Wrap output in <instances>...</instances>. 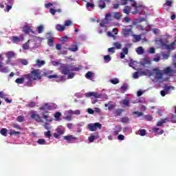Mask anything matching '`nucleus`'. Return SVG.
Segmentation results:
<instances>
[{
  "label": "nucleus",
  "instance_id": "obj_1",
  "mask_svg": "<svg viewBox=\"0 0 176 176\" xmlns=\"http://www.w3.org/2000/svg\"><path fill=\"white\" fill-rule=\"evenodd\" d=\"M37 79H41V73L39 69H34L30 74L24 75L21 78L16 79L15 82L19 85H23L25 82V86L31 87L32 86V82Z\"/></svg>",
  "mask_w": 176,
  "mask_h": 176
},
{
  "label": "nucleus",
  "instance_id": "obj_2",
  "mask_svg": "<svg viewBox=\"0 0 176 176\" xmlns=\"http://www.w3.org/2000/svg\"><path fill=\"white\" fill-rule=\"evenodd\" d=\"M146 73H145V75L146 76L155 77L153 80V82H159L160 83H162L163 82H167V80H168V77H164V75L163 74V71L159 69L158 68L153 69L152 72L146 69Z\"/></svg>",
  "mask_w": 176,
  "mask_h": 176
},
{
  "label": "nucleus",
  "instance_id": "obj_3",
  "mask_svg": "<svg viewBox=\"0 0 176 176\" xmlns=\"http://www.w3.org/2000/svg\"><path fill=\"white\" fill-rule=\"evenodd\" d=\"M59 69L63 75H67V79H73L75 74L72 71H80L82 69V67H76L71 66V65H60Z\"/></svg>",
  "mask_w": 176,
  "mask_h": 176
},
{
  "label": "nucleus",
  "instance_id": "obj_4",
  "mask_svg": "<svg viewBox=\"0 0 176 176\" xmlns=\"http://www.w3.org/2000/svg\"><path fill=\"white\" fill-rule=\"evenodd\" d=\"M132 1L131 6L134 8V11H132L131 13L133 14H141V13L144 12V6L137 4V3L135 1Z\"/></svg>",
  "mask_w": 176,
  "mask_h": 176
},
{
  "label": "nucleus",
  "instance_id": "obj_5",
  "mask_svg": "<svg viewBox=\"0 0 176 176\" xmlns=\"http://www.w3.org/2000/svg\"><path fill=\"white\" fill-rule=\"evenodd\" d=\"M80 110H76V111H72V110H68L65 111L64 112V119L66 120L71 121L72 120V115H80Z\"/></svg>",
  "mask_w": 176,
  "mask_h": 176
},
{
  "label": "nucleus",
  "instance_id": "obj_6",
  "mask_svg": "<svg viewBox=\"0 0 176 176\" xmlns=\"http://www.w3.org/2000/svg\"><path fill=\"white\" fill-rule=\"evenodd\" d=\"M86 97H94L95 98H102L108 100V96L105 94H98L97 92H88L85 94Z\"/></svg>",
  "mask_w": 176,
  "mask_h": 176
},
{
  "label": "nucleus",
  "instance_id": "obj_7",
  "mask_svg": "<svg viewBox=\"0 0 176 176\" xmlns=\"http://www.w3.org/2000/svg\"><path fill=\"white\" fill-rule=\"evenodd\" d=\"M41 41H42L41 37L32 36V38L28 40V42L23 44V49L24 50H28V49H30V43H31V42H39V43H41Z\"/></svg>",
  "mask_w": 176,
  "mask_h": 176
},
{
  "label": "nucleus",
  "instance_id": "obj_8",
  "mask_svg": "<svg viewBox=\"0 0 176 176\" xmlns=\"http://www.w3.org/2000/svg\"><path fill=\"white\" fill-rule=\"evenodd\" d=\"M40 109H41L42 111H45V109H48V111L57 109V104L54 103H45L43 106L40 107Z\"/></svg>",
  "mask_w": 176,
  "mask_h": 176
},
{
  "label": "nucleus",
  "instance_id": "obj_9",
  "mask_svg": "<svg viewBox=\"0 0 176 176\" xmlns=\"http://www.w3.org/2000/svg\"><path fill=\"white\" fill-rule=\"evenodd\" d=\"M102 126V125L101 124L96 122L94 124H89L87 125V129H89L90 131H96L97 129H101Z\"/></svg>",
  "mask_w": 176,
  "mask_h": 176
},
{
  "label": "nucleus",
  "instance_id": "obj_10",
  "mask_svg": "<svg viewBox=\"0 0 176 176\" xmlns=\"http://www.w3.org/2000/svg\"><path fill=\"white\" fill-rule=\"evenodd\" d=\"M30 118H32V119H34V120H36V122H38V123H43V120H42L41 116L36 113V111H32L30 113Z\"/></svg>",
  "mask_w": 176,
  "mask_h": 176
},
{
  "label": "nucleus",
  "instance_id": "obj_11",
  "mask_svg": "<svg viewBox=\"0 0 176 176\" xmlns=\"http://www.w3.org/2000/svg\"><path fill=\"white\" fill-rule=\"evenodd\" d=\"M122 35L124 38H129L130 35H133V31L131 29H122Z\"/></svg>",
  "mask_w": 176,
  "mask_h": 176
},
{
  "label": "nucleus",
  "instance_id": "obj_12",
  "mask_svg": "<svg viewBox=\"0 0 176 176\" xmlns=\"http://www.w3.org/2000/svg\"><path fill=\"white\" fill-rule=\"evenodd\" d=\"M170 90H174V87H171V86L165 87L164 90H162L160 92L162 97H164L166 94H168V91H170Z\"/></svg>",
  "mask_w": 176,
  "mask_h": 176
},
{
  "label": "nucleus",
  "instance_id": "obj_13",
  "mask_svg": "<svg viewBox=\"0 0 176 176\" xmlns=\"http://www.w3.org/2000/svg\"><path fill=\"white\" fill-rule=\"evenodd\" d=\"M22 41H24V35L23 34H21L19 36H12V41L14 43H19V42H22Z\"/></svg>",
  "mask_w": 176,
  "mask_h": 176
},
{
  "label": "nucleus",
  "instance_id": "obj_14",
  "mask_svg": "<svg viewBox=\"0 0 176 176\" xmlns=\"http://www.w3.org/2000/svg\"><path fill=\"white\" fill-rule=\"evenodd\" d=\"M146 70H145L144 72H136L133 74V79H138V78H140V76H142V75H146L145 74H146Z\"/></svg>",
  "mask_w": 176,
  "mask_h": 176
},
{
  "label": "nucleus",
  "instance_id": "obj_15",
  "mask_svg": "<svg viewBox=\"0 0 176 176\" xmlns=\"http://www.w3.org/2000/svg\"><path fill=\"white\" fill-rule=\"evenodd\" d=\"M104 107L106 108L108 107L109 111H112V109H113L116 107V104L113 101H110L108 103H106L104 104Z\"/></svg>",
  "mask_w": 176,
  "mask_h": 176
},
{
  "label": "nucleus",
  "instance_id": "obj_16",
  "mask_svg": "<svg viewBox=\"0 0 176 176\" xmlns=\"http://www.w3.org/2000/svg\"><path fill=\"white\" fill-rule=\"evenodd\" d=\"M109 18H111V14H107L105 16V19L102 21L100 24V27H107L105 24H108V20Z\"/></svg>",
  "mask_w": 176,
  "mask_h": 176
},
{
  "label": "nucleus",
  "instance_id": "obj_17",
  "mask_svg": "<svg viewBox=\"0 0 176 176\" xmlns=\"http://www.w3.org/2000/svg\"><path fill=\"white\" fill-rule=\"evenodd\" d=\"M164 72V75H168V76H173V69H171V67H168L165 68L162 73Z\"/></svg>",
  "mask_w": 176,
  "mask_h": 176
},
{
  "label": "nucleus",
  "instance_id": "obj_18",
  "mask_svg": "<svg viewBox=\"0 0 176 176\" xmlns=\"http://www.w3.org/2000/svg\"><path fill=\"white\" fill-rule=\"evenodd\" d=\"M56 131L58 134L63 135L65 133V129L63 126H59L56 128Z\"/></svg>",
  "mask_w": 176,
  "mask_h": 176
},
{
  "label": "nucleus",
  "instance_id": "obj_19",
  "mask_svg": "<svg viewBox=\"0 0 176 176\" xmlns=\"http://www.w3.org/2000/svg\"><path fill=\"white\" fill-rule=\"evenodd\" d=\"M48 78H49V79H52L53 78H55L56 79H59V80H61V81L65 80V76H58L54 74V75L49 76Z\"/></svg>",
  "mask_w": 176,
  "mask_h": 176
},
{
  "label": "nucleus",
  "instance_id": "obj_20",
  "mask_svg": "<svg viewBox=\"0 0 176 176\" xmlns=\"http://www.w3.org/2000/svg\"><path fill=\"white\" fill-rule=\"evenodd\" d=\"M166 49L168 50H174L176 49V41L173 42L170 45H166Z\"/></svg>",
  "mask_w": 176,
  "mask_h": 176
},
{
  "label": "nucleus",
  "instance_id": "obj_21",
  "mask_svg": "<svg viewBox=\"0 0 176 176\" xmlns=\"http://www.w3.org/2000/svg\"><path fill=\"white\" fill-rule=\"evenodd\" d=\"M23 32L25 34H30V32H32V34H35V32L31 30V28L28 25H25L23 27Z\"/></svg>",
  "mask_w": 176,
  "mask_h": 176
},
{
  "label": "nucleus",
  "instance_id": "obj_22",
  "mask_svg": "<svg viewBox=\"0 0 176 176\" xmlns=\"http://www.w3.org/2000/svg\"><path fill=\"white\" fill-rule=\"evenodd\" d=\"M43 119H45V120H46V122H49L53 121V118H52V117H50V115L45 114V113H43Z\"/></svg>",
  "mask_w": 176,
  "mask_h": 176
},
{
  "label": "nucleus",
  "instance_id": "obj_23",
  "mask_svg": "<svg viewBox=\"0 0 176 176\" xmlns=\"http://www.w3.org/2000/svg\"><path fill=\"white\" fill-rule=\"evenodd\" d=\"M129 48L124 47L122 49V52L120 53V58H124L125 54H128Z\"/></svg>",
  "mask_w": 176,
  "mask_h": 176
},
{
  "label": "nucleus",
  "instance_id": "obj_24",
  "mask_svg": "<svg viewBox=\"0 0 176 176\" xmlns=\"http://www.w3.org/2000/svg\"><path fill=\"white\" fill-rule=\"evenodd\" d=\"M64 140H66V141L71 142V141H75V140H77V138L74 137V135H69L67 136H64Z\"/></svg>",
  "mask_w": 176,
  "mask_h": 176
},
{
  "label": "nucleus",
  "instance_id": "obj_25",
  "mask_svg": "<svg viewBox=\"0 0 176 176\" xmlns=\"http://www.w3.org/2000/svg\"><path fill=\"white\" fill-rule=\"evenodd\" d=\"M97 138H98V134L94 133V134H92L91 136H89L88 140L89 142H94V140H97Z\"/></svg>",
  "mask_w": 176,
  "mask_h": 176
},
{
  "label": "nucleus",
  "instance_id": "obj_26",
  "mask_svg": "<svg viewBox=\"0 0 176 176\" xmlns=\"http://www.w3.org/2000/svg\"><path fill=\"white\" fill-rule=\"evenodd\" d=\"M141 65H143V67H145V65H149L151 64V60L148 58H145L143 61L140 62Z\"/></svg>",
  "mask_w": 176,
  "mask_h": 176
},
{
  "label": "nucleus",
  "instance_id": "obj_27",
  "mask_svg": "<svg viewBox=\"0 0 176 176\" xmlns=\"http://www.w3.org/2000/svg\"><path fill=\"white\" fill-rule=\"evenodd\" d=\"M6 56L8 58V60H10V58H13V57H14L15 54L14 52L9 51L6 52Z\"/></svg>",
  "mask_w": 176,
  "mask_h": 176
},
{
  "label": "nucleus",
  "instance_id": "obj_28",
  "mask_svg": "<svg viewBox=\"0 0 176 176\" xmlns=\"http://www.w3.org/2000/svg\"><path fill=\"white\" fill-rule=\"evenodd\" d=\"M56 30L59 32L65 31V26L60 24L56 25Z\"/></svg>",
  "mask_w": 176,
  "mask_h": 176
},
{
  "label": "nucleus",
  "instance_id": "obj_29",
  "mask_svg": "<svg viewBox=\"0 0 176 176\" xmlns=\"http://www.w3.org/2000/svg\"><path fill=\"white\" fill-rule=\"evenodd\" d=\"M37 144H38V145H49V144H50V142H46V140H45L43 139H38L37 140Z\"/></svg>",
  "mask_w": 176,
  "mask_h": 176
},
{
  "label": "nucleus",
  "instance_id": "obj_30",
  "mask_svg": "<svg viewBox=\"0 0 176 176\" xmlns=\"http://www.w3.org/2000/svg\"><path fill=\"white\" fill-rule=\"evenodd\" d=\"M173 0H166V3L164 4V9H167L166 7L169 6L171 8L173 6Z\"/></svg>",
  "mask_w": 176,
  "mask_h": 176
},
{
  "label": "nucleus",
  "instance_id": "obj_31",
  "mask_svg": "<svg viewBox=\"0 0 176 176\" xmlns=\"http://www.w3.org/2000/svg\"><path fill=\"white\" fill-rule=\"evenodd\" d=\"M70 52H78V48L76 44H72L71 47L68 48Z\"/></svg>",
  "mask_w": 176,
  "mask_h": 176
},
{
  "label": "nucleus",
  "instance_id": "obj_32",
  "mask_svg": "<svg viewBox=\"0 0 176 176\" xmlns=\"http://www.w3.org/2000/svg\"><path fill=\"white\" fill-rule=\"evenodd\" d=\"M155 43L160 46H164V41L162 38H158L155 40Z\"/></svg>",
  "mask_w": 176,
  "mask_h": 176
},
{
  "label": "nucleus",
  "instance_id": "obj_33",
  "mask_svg": "<svg viewBox=\"0 0 176 176\" xmlns=\"http://www.w3.org/2000/svg\"><path fill=\"white\" fill-rule=\"evenodd\" d=\"M122 131V126L120 125L116 126V128L114 129V134L115 135H118Z\"/></svg>",
  "mask_w": 176,
  "mask_h": 176
},
{
  "label": "nucleus",
  "instance_id": "obj_34",
  "mask_svg": "<svg viewBox=\"0 0 176 176\" xmlns=\"http://www.w3.org/2000/svg\"><path fill=\"white\" fill-rule=\"evenodd\" d=\"M9 67H0V72H3V74H8L9 72Z\"/></svg>",
  "mask_w": 176,
  "mask_h": 176
},
{
  "label": "nucleus",
  "instance_id": "obj_35",
  "mask_svg": "<svg viewBox=\"0 0 176 176\" xmlns=\"http://www.w3.org/2000/svg\"><path fill=\"white\" fill-rule=\"evenodd\" d=\"M98 6L100 9H104L106 6L105 1L104 0H99Z\"/></svg>",
  "mask_w": 176,
  "mask_h": 176
},
{
  "label": "nucleus",
  "instance_id": "obj_36",
  "mask_svg": "<svg viewBox=\"0 0 176 176\" xmlns=\"http://www.w3.org/2000/svg\"><path fill=\"white\" fill-rule=\"evenodd\" d=\"M45 64H46V62H45V60H41L39 59L36 60V65L38 67H42V65H45Z\"/></svg>",
  "mask_w": 176,
  "mask_h": 176
},
{
  "label": "nucleus",
  "instance_id": "obj_37",
  "mask_svg": "<svg viewBox=\"0 0 176 176\" xmlns=\"http://www.w3.org/2000/svg\"><path fill=\"white\" fill-rule=\"evenodd\" d=\"M122 104L125 107H129V104H130V99H129V98H126L122 100Z\"/></svg>",
  "mask_w": 176,
  "mask_h": 176
},
{
  "label": "nucleus",
  "instance_id": "obj_38",
  "mask_svg": "<svg viewBox=\"0 0 176 176\" xmlns=\"http://www.w3.org/2000/svg\"><path fill=\"white\" fill-rule=\"evenodd\" d=\"M123 12L126 14H129V13H130V12H131V7H130V6H125L124 9L123 10Z\"/></svg>",
  "mask_w": 176,
  "mask_h": 176
},
{
  "label": "nucleus",
  "instance_id": "obj_39",
  "mask_svg": "<svg viewBox=\"0 0 176 176\" xmlns=\"http://www.w3.org/2000/svg\"><path fill=\"white\" fill-rule=\"evenodd\" d=\"M166 122H167V118H165L164 120H161L157 122V126H163V124H164V123H166Z\"/></svg>",
  "mask_w": 176,
  "mask_h": 176
},
{
  "label": "nucleus",
  "instance_id": "obj_40",
  "mask_svg": "<svg viewBox=\"0 0 176 176\" xmlns=\"http://www.w3.org/2000/svg\"><path fill=\"white\" fill-rule=\"evenodd\" d=\"M123 112V109H118L115 110L114 113L115 116H120L122 115V113Z\"/></svg>",
  "mask_w": 176,
  "mask_h": 176
},
{
  "label": "nucleus",
  "instance_id": "obj_41",
  "mask_svg": "<svg viewBox=\"0 0 176 176\" xmlns=\"http://www.w3.org/2000/svg\"><path fill=\"white\" fill-rule=\"evenodd\" d=\"M138 54H144V48L142 47H138L136 50Z\"/></svg>",
  "mask_w": 176,
  "mask_h": 176
},
{
  "label": "nucleus",
  "instance_id": "obj_42",
  "mask_svg": "<svg viewBox=\"0 0 176 176\" xmlns=\"http://www.w3.org/2000/svg\"><path fill=\"white\" fill-rule=\"evenodd\" d=\"M45 29V27L43 26V25H41L37 27V31L38 34H42V32H43V30Z\"/></svg>",
  "mask_w": 176,
  "mask_h": 176
},
{
  "label": "nucleus",
  "instance_id": "obj_43",
  "mask_svg": "<svg viewBox=\"0 0 176 176\" xmlns=\"http://www.w3.org/2000/svg\"><path fill=\"white\" fill-rule=\"evenodd\" d=\"M136 66H137V62L131 60L129 63V67H131V68H133V69H135Z\"/></svg>",
  "mask_w": 176,
  "mask_h": 176
},
{
  "label": "nucleus",
  "instance_id": "obj_44",
  "mask_svg": "<svg viewBox=\"0 0 176 176\" xmlns=\"http://www.w3.org/2000/svg\"><path fill=\"white\" fill-rule=\"evenodd\" d=\"M113 46L114 47H116V49H122V43H119V42H116L113 43Z\"/></svg>",
  "mask_w": 176,
  "mask_h": 176
},
{
  "label": "nucleus",
  "instance_id": "obj_45",
  "mask_svg": "<svg viewBox=\"0 0 176 176\" xmlns=\"http://www.w3.org/2000/svg\"><path fill=\"white\" fill-rule=\"evenodd\" d=\"M85 78H87V79H90L91 80V78H93V73L91 72H88L86 74H85Z\"/></svg>",
  "mask_w": 176,
  "mask_h": 176
},
{
  "label": "nucleus",
  "instance_id": "obj_46",
  "mask_svg": "<svg viewBox=\"0 0 176 176\" xmlns=\"http://www.w3.org/2000/svg\"><path fill=\"white\" fill-rule=\"evenodd\" d=\"M44 135H45V138H48V140H50V138L52 137V133H50V131H47L44 133Z\"/></svg>",
  "mask_w": 176,
  "mask_h": 176
},
{
  "label": "nucleus",
  "instance_id": "obj_47",
  "mask_svg": "<svg viewBox=\"0 0 176 176\" xmlns=\"http://www.w3.org/2000/svg\"><path fill=\"white\" fill-rule=\"evenodd\" d=\"M132 36L136 42H140L141 41V35L132 34Z\"/></svg>",
  "mask_w": 176,
  "mask_h": 176
},
{
  "label": "nucleus",
  "instance_id": "obj_48",
  "mask_svg": "<svg viewBox=\"0 0 176 176\" xmlns=\"http://www.w3.org/2000/svg\"><path fill=\"white\" fill-rule=\"evenodd\" d=\"M138 134L139 135H142V137H144V135L146 134V131L145 129H140L138 131Z\"/></svg>",
  "mask_w": 176,
  "mask_h": 176
},
{
  "label": "nucleus",
  "instance_id": "obj_49",
  "mask_svg": "<svg viewBox=\"0 0 176 176\" xmlns=\"http://www.w3.org/2000/svg\"><path fill=\"white\" fill-rule=\"evenodd\" d=\"M60 116H61V113H60V112H56V113L54 114L55 120H56V121L60 120Z\"/></svg>",
  "mask_w": 176,
  "mask_h": 176
},
{
  "label": "nucleus",
  "instance_id": "obj_50",
  "mask_svg": "<svg viewBox=\"0 0 176 176\" xmlns=\"http://www.w3.org/2000/svg\"><path fill=\"white\" fill-rule=\"evenodd\" d=\"M0 133H1V135L6 137V133H8V129L3 128V129H1Z\"/></svg>",
  "mask_w": 176,
  "mask_h": 176
},
{
  "label": "nucleus",
  "instance_id": "obj_51",
  "mask_svg": "<svg viewBox=\"0 0 176 176\" xmlns=\"http://www.w3.org/2000/svg\"><path fill=\"white\" fill-rule=\"evenodd\" d=\"M47 43L51 47L54 46V41L52 38H48Z\"/></svg>",
  "mask_w": 176,
  "mask_h": 176
},
{
  "label": "nucleus",
  "instance_id": "obj_52",
  "mask_svg": "<svg viewBox=\"0 0 176 176\" xmlns=\"http://www.w3.org/2000/svg\"><path fill=\"white\" fill-rule=\"evenodd\" d=\"M110 82L113 85H118V83H119V79L115 78L110 80Z\"/></svg>",
  "mask_w": 176,
  "mask_h": 176
},
{
  "label": "nucleus",
  "instance_id": "obj_53",
  "mask_svg": "<svg viewBox=\"0 0 176 176\" xmlns=\"http://www.w3.org/2000/svg\"><path fill=\"white\" fill-rule=\"evenodd\" d=\"M51 63L52 64V65H54V67H57L58 65H60V67L63 65L61 63H60V62L58 61H54V60H51Z\"/></svg>",
  "mask_w": 176,
  "mask_h": 176
},
{
  "label": "nucleus",
  "instance_id": "obj_54",
  "mask_svg": "<svg viewBox=\"0 0 176 176\" xmlns=\"http://www.w3.org/2000/svg\"><path fill=\"white\" fill-rule=\"evenodd\" d=\"M104 60L106 63H109V61H111V56H109V55L104 56Z\"/></svg>",
  "mask_w": 176,
  "mask_h": 176
},
{
  "label": "nucleus",
  "instance_id": "obj_55",
  "mask_svg": "<svg viewBox=\"0 0 176 176\" xmlns=\"http://www.w3.org/2000/svg\"><path fill=\"white\" fill-rule=\"evenodd\" d=\"M114 19H116V20H119L122 16H120V14L119 12H114L113 14Z\"/></svg>",
  "mask_w": 176,
  "mask_h": 176
},
{
  "label": "nucleus",
  "instance_id": "obj_56",
  "mask_svg": "<svg viewBox=\"0 0 176 176\" xmlns=\"http://www.w3.org/2000/svg\"><path fill=\"white\" fill-rule=\"evenodd\" d=\"M19 61L23 65H28V60L27 59H20Z\"/></svg>",
  "mask_w": 176,
  "mask_h": 176
},
{
  "label": "nucleus",
  "instance_id": "obj_57",
  "mask_svg": "<svg viewBox=\"0 0 176 176\" xmlns=\"http://www.w3.org/2000/svg\"><path fill=\"white\" fill-rule=\"evenodd\" d=\"M129 120H130L129 119L128 117H124V118H122L121 122L122 123H129Z\"/></svg>",
  "mask_w": 176,
  "mask_h": 176
},
{
  "label": "nucleus",
  "instance_id": "obj_58",
  "mask_svg": "<svg viewBox=\"0 0 176 176\" xmlns=\"http://www.w3.org/2000/svg\"><path fill=\"white\" fill-rule=\"evenodd\" d=\"M72 24V21H70V20L65 21L64 27H69V25H71Z\"/></svg>",
  "mask_w": 176,
  "mask_h": 176
},
{
  "label": "nucleus",
  "instance_id": "obj_59",
  "mask_svg": "<svg viewBox=\"0 0 176 176\" xmlns=\"http://www.w3.org/2000/svg\"><path fill=\"white\" fill-rule=\"evenodd\" d=\"M36 105V103L34 102H30L28 104H27V107H29L30 108H34Z\"/></svg>",
  "mask_w": 176,
  "mask_h": 176
},
{
  "label": "nucleus",
  "instance_id": "obj_60",
  "mask_svg": "<svg viewBox=\"0 0 176 176\" xmlns=\"http://www.w3.org/2000/svg\"><path fill=\"white\" fill-rule=\"evenodd\" d=\"M10 135H17V134H20V132L19 131H14L13 130L10 131Z\"/></svg>",
  "mask_w": 176,
  "mask_h": 176
},
{
  "label": "nucleus",
  "instance_id": "obj_61",
  "mask_svg": "<svg viewBox=\"0 0 176 176\" xmlns=\"http://www.w3.org/2000/svg\"><path fill=\"white\" fill-rule=\"evenodd\" d=\"M43 126H44V128L46 130H51L52 129V126H50V125L47 123H45Z\"/></svg>",
  "mask_w": 176,
  "mask_h": 176
},
{
  "label": "nucleus",
  "instance_id": "obj_62",
  "mask_svg": "<svg viewBox=\"0 0 176 176\" xmlns=\"http://www.w3.org/2000/svg\"><path fill=\"white\" fill-rule=\"evenodd\" d=\"M17 120H18V122L21 123V122H24V117L19 116L17 117Z\"/></svg>",
  "mask_w": 176,
  "mask_h": 176
},
{
  "label": "nucleus",
  "instance_id": "obj_63",
  "mask_svg": "<svg viewBox=\"0 0 176 176\" xmlns=\"http://www.w3.org/2000/svg\"><path fill=\"white\" fill-rule=\"evenodd\" d=\"M126 131H129V133H131V128H130V127H124L123 129V132L126 133Z\"/></svg>",
  "mask_w": 176,
  "mask_h": 176
},
{
  "label": "nucleus",
  "instance_id": "obj_64",
  "mask_svg": "<svg viewBox=\"0 0 176 176\" xmlns=\"http://www.w3.org/2000/svg\"><path fill=\"white\" fill-rule=\"evenodd\" d=\"M171 119L170 122H172V123H176V115H173Z\"/></svg>",
  "mask_w": 176,
  "mask_h": 176
}]
</instances>
